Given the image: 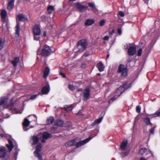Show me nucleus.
Listing matches in <instances>:
<instances>
[{"instance_id":"obj_33","label":"nucleus","mask_w":160,"mask_h":160,"mask_svg":"<svg viewBox=\"0 0 160 160\" xmlns=\"http://www.w3.org/2000/svg\"><path fill=\"white\" fill-rule=\"evenodd\" d=\"M144 121L147 125H150L151 126L152 125V123L150 122V118L148 117H147L145 118L144 119Z\"/></svg>"},{"instance_id":"obj_23","label":"nucleus","mask_w":160,"mask_h":160,"mask_svg":"<svg viewBox=\"0 0 160 160\" xmlns=\"http://www.w3.org/2000/svg\"><path fill=\"white\" fill-rule=\"evenodd\" d=\"M97 67L98 68L100 72H102L103 71L105 68L103 64L101 62H99L97 63Z\"/></svg>"},{"instance_id":"obj_62","label":"nucleus","mask_w":160,"mask_h":160,"mask_svg":"<svg viewBox=\"0 0 160 160\" xmlns=\"http://www.w3.org/2000/svg\"><path fill=\"white\" fill-rule=\"evenodd\" d=\"M76 0H69L70 1H76Z\"/></svg>"},{"instance_id":"obj_55","label":"nucleus","mask_w":160,"mask_h":160,"mask_svg":"<svg viewBox=\"0 0 160 160\" xmlns=\"http://www.w3.org/2000/svg\"><path fill=\"white\" fill-rule=\"evenodd\" d=\"M24 2H26V3L28 2H30V0H24Z\"/></svg>"},{"instance_id":"obj_61","label":"nucleus","mask_w":160,"mask_h":160,"mask_svg":"<svg viewBox=\"0 0 160 160\" xmlns=\"http://www.w3.org/2000/svg\"><path fill=\"white\" fill-rule=\"evenodd\" d=\"M97 74L98 76H99V75H101L100 73H97Z\"/></svg>"},{"instance_id":"obj_4","label":"nucleus","mask_w":160,"mask_h":160,"mask_svg":"<svg viewBox=\"0 0 160 160\" xmlns=\"http://www.w3.org/2000/svg\"><path fill=\"white\" fill-rule=\"evenodd\" d=\"M128 144L127 140H124L121 142L120 146V149L122 152L121 153V155L123 157L128 155L129 154V151H125V149Z\"/></svg>"},{"instance_id":"obj_8","label":"nucleus","mask_w":160,"mask_h":160,"mask_svg":"<svg viewBox=\"0 0 160 160\" xmlns=\"http://www.w3.org/2000/svg\"><path fill=\"white\" fill-rule=\"evenodd\" d=\"M125 88H127L125 85L120 86L114 92V95L118 98L125 91Z\"/></svg>"},{"instance_id":"obj_25","label":"nucleus","mask_w":160,"mask_h":160,"mask_svg":"<svg viewBox=\"0 0 160 160\" xmlns=\"http://www.w3.org/2000/svg\"><path fill=\"white\" fill-rule=\"evenodd\" d=\"M14 6V0H10L9 2L8 6H7L8 9L10 11L13 7Z\"/></svg>"},{"instance_id":"obj_12","label":"nucleus","mask_w":160,"mask_h":160,"mask_svg":"<svg viewBox=\"0 0 160 160\" xmlns=\"http://www.w3.org/2000/svg\"><path fill=\"white\" fill-rule=\"evenodd\" d=\"M42 138L41 142L43 143H44L46 140L51 138H52V135L49 133L47 132H45L43 133L42 135Z\"/></svg>"},{"instance_id":"obj_57","label":"nucleus","mask_w":160,"mask_h":160,"mask_svg":"<svg viewBox=\"0 0 160 160\" xmlns=\"http://www.w3.org/2000/svg\"><path fill=\"white\" fill-rule=\"evenodd\" d=\"M149 0H143V1H144V2L146 3H147L148 2V1Z\"/></svg>"},{"instance_id":"obj_49","label":"nucleus","mask_w":160,"mask_h":160,"mask_svg":"<svg viewBox=\"0 0 160 160\" xmlns=\"http://www.w3.org/2000/svg\"><path fill=\"white\" fill-rule=\"evenodd\" d=\"M117 98V97L116 96H113V97L111 99V100H112V101H113L114 100H116V98Z\"/></svg>"},{"instance_id":"obj_37","label":"nucleus","mask_w":160,"mask_h":160,"mask_svg":"<svg viewBox=\"0 0 160 160\" xmlns=\"http://www.w3.org/2000/svg\"><path fill=\"white\" fill-rule=\"evenodd\" d=\"M40 34H33L34 39L35 40L38 41L40 38Z\"/></svg>"},{"instance_id":"obj_26","label":"nucleus","mask_w":160,"mask_h":160,"mask_svg":"<svg viewBox=\"0 0 160 160\" xmlns=\"http://www.w3.org/2000/svg\"><path fill=\"white\" fill-rule=\"evenodd\" d=\"M28 21L27 17L25 15L21 14V22H24L25 24Z\"/></svg>"},{"instance_id":"obj_60","label":"nucleus","mask_w":160,"mask_h":160,"mask_svg":"<svg viewBox=\"0 0 160 160\" xmlns=\"http://www.w3.org/2000/svg\"><path fill=\"white\" fill-rule=\"evenodd\" d=\"M109 54H108L107 55V58H109Z\"/></svg>"},{"instance_id":"obj_50","label":"nucleus","mask_w":160,"mask_h":160,"mask_svg":"<svg viewBox=\"0 0 160 160\" xmlns=\"http://www.w3.org/2000/svg\"><path fill=\"white\" fill-rule=\"evenodd\" d=\"M115 32L114 30V29L112 30L111 31L109 32V34L112 35Z\"/></svg>"},{"instance_id":"obj_64","label":"nucleus","mask_w":160,"mask_h":160,"mask_svg":"<svg viewBox=\"0 0 160 160\" xmlns=\"http://www.w3.org/2000/svg\"><path fill=\"white\" fill-rule=\"evenodd\" d=\"M20 67H21V68H23V65H22V66H21V65Z\"/></svg>"},{"instance_id":"obj_1","label":"nucleus","mask_w":160,"mask_h":160,"mask_svg":"<svg viewBox=\"0 0 160 160\" xmlns=\"http://www.w3.org/2000/svg\"><path fill=\"white\" fill-rule=\"evenodd\" d=\"M9 98L7 96H4L0 98V111L3 108H8L11 110L14 114L19 113L20 110L16 107V103H12L11 100L10 104L8 103Z\"/></svg>"},{"instance_id":"obj_58","label":"nucleus","mask_w":160,"mask_h":160,"mask_svg":"<svg viewBox=\"0 0 160 160\" xmlns=\"http://www.w3.org/2000/svg\"><path fill=\"white\" fill-rule=\"evenodd\" d=\"M76 24H77V23H75L73 24H72V25H71V27H72V26H75Z\"/></svg>"},{"instance_id":"obj_51","label":"nucleus","mask_w":160,"mask_h":160,"mask_svg":"<svg viewBox=\"0 0 160 160\" xmlns=\"http://www.w3.org/2000/svg\"><path fill=\"white\" fill-rule=\"evenodd\" d=\"M89 55V54L87 53H85L83 55V56H85V57H87Z\"/></svg>"},{"instance_id":"obj_31","label":"nucleus","mask_w":160,"mask_h":160,"mask_svg":"<svg viewBox=\"0 0 160 160\" xmlns=\"http://www.w3.org/2000/svg\"><path fill=\"white\" fill-rule=\"evenodd\" d=\"M54 121V118L53 117H50L47 118V122L48 124L52 123Z\"/></svg>"},{"instance_id":"obj_18","label":"nucleus","mask_w":160,"mask_h":160,"mask_svg":"<svg viewBox=\"0 0 160 160\" xmlns=\"http://www.w3.org/2000/svg\"><path fill=\"white\" fill-rule=\"evenodd\" d=\"M31 141L32 145H36L39 142L38 138L36 136H33L31 138Z\"/></svg>"},{"instance_id":"obj_15","label":"nucleus","mask_w":160,"mask_h":160,"mask_svg":"<svg viewBox=\"0 0 160 160\" xmlns=\"http://www.w3.org/2000/svg\"><path fill=\"white\" fill-rule=\"evenodd\" d=\"M6 148L4 147L0 148V158H4L6 155Z\"/></svg>"},{"instance_id":"obj_6","label":"nucleus","mask_w":160,"mask_h":160,"mask_svg":"<svg viewBox=\"0 0 160 160\" xmlns=\"http://www.w3.org/2000/svg\"><path fill=\"white\" fill-rule=\"evenodd\" d=\"M118 72L120 73L122 76L126 77L128 75L127 68L124 65L120 64L118 68Z\"/></svg>"},{"instance_id":"obj_47","label":"nucleus","mask_w":160,"mask_h":160,"mask_svg":"<svg viewBox=\"0 0 160 160\" xmlns=\"http://www.w3.org/2000/svg\"><path fill=\"white\" fill-rule=\"evenodd\" d=\"M60 74L63 78H66V76L65 74L62 72H60Z\"/></svg>"},{"instance_id":"obj_46","label":"nucleus","mask_w":160,"mask_h":160,"mask_svg":"<svg viewBox=\"0 0 160 160\" xmlns=\"http://www.w3.org/2000/svg\"><path fill=\"white\" fill-rule=\"evenodd\" d=\"M154 128L150 129L149 130L150 132L152 134H153L154 132Z\"/></svg>"},{"instance_id":"obj_45","label":"nucleus","mask_w":160,"mask_h":160,"mask_svg":"<svg viewBox=\"0 0 160 160\" xmlns=\"http://www.w3.org/2000/svg\"><path fill=\"white\" fill-rule=\"evenodd\" d=\"M118 32L119 35H121L122 33V28H118Z\"/></svg>"},{"instance_id":"obj_32","label":"nucleus","mask_w":160,"mask_h":160,"mask_svg":"<svg viewBox=\"0 0 160 160\" xmlns=\"http://www.w3.org/2000/svg\"><path fill=\"white\" fill-rule=\"evenodd\" d=\"M19 61V58L18 57H16L12 61V63L14 66H16L17 64Z\"/></svg>"},{"instance_id":"obj_14","label":"nucleus","mask_w":160,"mask_h":160,"mask_svg":"<svg viewBox=\"0 0 160 160\" xmlns=\"http://www.w3.org/2000/svg\"><path fill=\"white\" fill-rule=\"evenodd\" d=\"M90 89L89 88H86L84 91V97L85 100L88 99L90 98Z\"/></svg>"},{"instance_id":"obj_30","label":"nucleus","mask_w":160,"mask_h":160,"mask_svg":"<svg viewBox=\"0 0 160 160\" xmlns=\"http://www.w3.org/2000/svg\"><path fill=\"white\" fill-rule=\"evenodd\" d=\"M102 117H101L98 119L95 120L94 122L92 123L91 125L92 126H95L97 124L100 123L102 121Z\"/></svg>"},{"instance_id":"obj_63","label":"nucleus","mask_w":160,"mask_h":160,"mask_svg":"<svg viewBox=\"0 0 160 160\" xmlns=\"http://www.w3.org/2000/svg\"><path fill=\"white\" fill-rule=\"evenodd\" d=\"M34 116L35 118H36V119H37V117L36 116V115H34Z\"/></svg>"},{"instance_id":"obj_10","label":"nucleus","mask_w":160,"mask_h":160,"mask_svg":"<svg viewBox=\"0 0 160 160\" xmlns=\"http://www.w3.org/2000/svg\"><path fill=\"white\" fill-rule=\"evenodd\" d=\"M94 137V136L91 137H90L88 138H87L86 139H84L83 140L80 141L79 142H78V141H77V140H76V143L77 147L79 148L81 146H82L84 145L85 144L88 142Z\"/></svg>"},{"instance_id":"obj_53","label":"nucleus","mask_w":160,"mask_h":160,"mask_svg":"<svg viewBox=\"0 0 160 160\" xmlns=\"http://www.w3.org/2000/svg\"><path fill=\"white\" fill-rule=\"evenodd\" d=\"M46 32H44L43 33V36L44 37H46Z\"/></svg>"},{"instance_id":"obj_43","label":"nucleus","mask_w":160,"mask_h":160,"mask_svg":"<svg viewBox=\"0 0 160 160\" xmlns=\"http://www.w3.org/2000/svg\"><path fill=\"white\" fill-rule=\"evenodd\" d=\"M141 108L140 106L139 105L136 108V111L138 113H140L141 112Z\"/></svg>"},{"instance_id":"obj_21","label":"nucleus","mask_w":160,"mask_h":160,"mask_svg":"<svg viewBox=\"0 0 160 160\" xmlns=\"http://www.w3.org/2000/svg\"><path fill=\"white\" fill-rule=\"evenodd\" d=\"M8 141L9 143V145L7 144L6 147L9 152H11L12 149L14 148V146L13 145L12 142L10 139H8Z\"/></svg>"},{"instance_id":"obj_54","label":"nucleus","mask_w":160,"mask_h":160,"mask_svg":"<svg viewBox=\"0 0 160 160\" xmlns=\"http://www.w3.org/2000/svg\"><path fill=\"white\" fill-rule=\"evenodd\" d=\"M140 160H146V159L144 157L140 158Z\"/></svg>"},{"instance_id":"obj_13","label":"nucleus","mask_w":160,"mask_h":160,"mask_svg":"<svg viewBox=\"0 0 160 160\" xmlns=\"http://www.w3.org/2000/svg\"><path fill=\"white\" fill-rule=\"evenodd\" d=\"M30 123V122L29 121L27 118L24 119V122L22 123L23 129L24 131H27L29 129V128H28V127Z\"/></svg>"},{"instance_id":"obj_20","label":"nucleus","mask_w":160,"mask_h":160,"mask_svg":"<svg viewBox=\"0 0 160 160\" xmlns=\"http://www.w3.org/2000/svg\"><path fill=\"white\" fill-rule=\"evenodd\" d=\"M33 34H41V31L40 27L38 25L34 26L33 28Z\"/></svg>"},{"instance_id":"obj_52","label":"nucleus","mask_w":160,"mask_h":160,"mask_svg":"<svg viewBox=\"0 0 160 160\" xmlns=\"http://www.w3.org/2000/svg\"><path fill=\"white\" fill-rule=\"evenodd\" d=\"M98 9L96 8V7L94 8H93V11L94 12H96L98 11Z\"/></svg>"},{"instance_id":"obj_36","label":"nucleus","mask_w":160,"mask_h":160,"mask_svg":"<svg viewBox=\"0 0 160 160\" xmlns=\"http://www.w3.org/2000/svg\"><path fill=\"white\" fill-rule=\"evenodd\" d=\"M147 150V149L145 148H141L139 150V153L141 155H143L146 152Z\"/></svg>"},{"instance_id":"obj_28","label":"nucleus","mask_w":160,"mask_h":160,"mask_svg":"<svg viewBox=\"0 0 160 160\" xmlns=\"http://www.w3.org/2000/svg\"><path fill=\"white\" fill-rule=\"evenodd\" d=\"M54 124L56 126L62 127L63 124V122L61 120H57L54 122Z\"/></svg>"},{"instance_id":"obj_39","label":"nucleus","mask_w":160,"mask_h":160,"mask_svg":"<svg viewBox=\"0 0 160 160\" xmlns=\"http://www.w3.org/2000/svg\"><path fill=\"white\" fill-rule=\"evenodd\" d=\"M88 4L89 7L93 8L96 7V6L94 2H89Z\"/></svg>"},{"instance_id":"obj_34","label":"nucleus","mask_w":160,"mask_h":160,"mask_svg":"<svg viewBox=\"0 0 160 160\" xmlns=\"http://www.w3.org/2000/svg\"><path fill=\"white\" fill-rule=\"evenodd\" d=\"M149 116H152L153 117L160 116V110H158L155 113L148 115Z\"/></svg>"},{"instance_id":"obj_19","label":"nucleus","mask_w":160,"mask_h":160,"mask_svg":"<svg viewBox=\"0 0 160 160\" xmlns=\"http://www.w3.org/2000/svg\"><path fill=\"white\" fill-rule=\"evenodd\" d=\"M94 20L92 19H86L84 23L85 26H91L93 24L94 22Z\"/></svg>"},{"instance_id":"obj_22","label":"nucleus","mask_w":160,"mask_h":160,"mask_svg":"<svg viewBox=\"0 0 160 160\" xmlns=\"http://www.w3.org/2000/svg\"><path fill=\"white\" fill-rule=\"evenodd\" d=\"M0 15L3 21H5L7 15L6 11L5 9L1 10Z\"/></svg>"},{"instance_id":"obj_11","label":"nucleus","mask_w":160,"mask_h":160,"mask_svg":"<svg viewBox=\"0 0 160 160\" xmlns=\"http://www.w3.org/2000/svg\"><path fill=\"white\" fill-rule=\"evenodd\" d=\"M16 20L17 24L15 27V34L19 37L20 33V14H18V16L16 17Z\"/></svg>"},{"instance_id":"obj_9","label":"nucleus","mask_w":160,"mask_h":160,"mask_svg":"<svg viewBox=\"0 0 160 160\" xmlns=\"http://www.w3.org/2000/svg\"><path fill=\"white\" fill-rule=\"evenodd\" d=\"M76 8L81 12H85L88 8V6H84L79 2H77L75 4Z\"/></svg>"},{"instance_id":"obj_44","label":"nucleus","mask_w":160,"mask_h":160,"mask_svg":"<svg viewBox=\"0 0 160 160\" xmlns=\"http://www.w3.org/2000/svg\"><path fill=\"white\" fill-rule=\"evenodd\" d=\"M142 50L141 48H140L138 52V55L139 56H140L142 53Z\"/></svg>"},{"instance_id":"obj_40","label":"nucleus","mask_w":160,"mask_h":160,"mask_svg":"<svg viewBox=\"0 0 160 160\" xmlns=\"http://www.w3.org/2000/svg\"><path fill=\"white\" fill-rule=\"evenodd\" d=\"M68 88L71 91H73L75 89V87L73 85L69 84Z\"/></svg>"},{"instance_id":"obj_3","label":"nucleus","mask_w":160,"mask_h":160,"mask_svg":"<svg viewBox=\"0 0 160 160\" xmlns=\"http://www.w3.org/2000/svg\"><path fill=\"white\" fill-rule=\"evenodd\" d=\"M88 45L87 42L85 39H82L79 41L78 43L77 48L79 52H82L87 48Z\"/></svg>"},{"instance_id":"obj_38","label":"nucleus","mask_w":160,"mask_h":160,"mask_svg":"<svg viewBox=\"0 0 160 160\" xmlns=\"http://www.w3.org/2000/svg\"><path fill=\"white\" fill-rule=\"evenodd\" d=\"M37 96L38 95L37 94L32 95L30 97L29 99H28L27 100V101H28L29 99L31 100H34L36 98Z\"/></svg>"},{"instance_id":"obj_59","label":"nucleus","mask_w":160,"mask_h":160,"mask_svg":"<svg viewBox=\"0 0 160 160\" xmlns=\"http://www.w3.org/2000/svg\"><path fill=\"white\" fill-rule=\"evenodd\" d=\"M4 135L3 134H0V137H4Z\"/></svg>"},{"instance_id":"obj_7","label":"nucleus","mask_w":160,"mask_h":160,"mask_svg":"<svg viewBox=\"0 0 160 160\" xmlns=\"http://www.w3.org/2000/svg\"><path fill=\"white\" fill-rule=\"evenodd\" d=\"M42 145L41 143H39L36 148V150L34 152V156L37 157L39 160H43L41 155L39 153L41 150Z\"/></svg>"},{"instance_id":"obj_17","label":"nucleus","mask_w":160,"mask_h":160,"mask_svg":"<svg viewBox=\"0 0 160 160\" xmlns=\"http://www.w3.org/2000/svg\"><path fill=\"white\" fill-rule=\"evenodd\" d=\"M50 90V86L49 85L44 87L42 89V93L43 94L48 93Z\"/></svg>"},{"instance_id":"obj_29","label":"nucleus","mask_w":160,"mask_h":160,"mask_svg":"<svg viewBox=\"0 0 160 160\" xmlns=\"http://www.w3.org/2000/svg\"><path fill=\"white\" fill-rule=\"evenodd\" d=\"M55 10L54 6L50 5L47 8V11L48 13L49 14H51L52 13V12Z\"/></svg>"},{"instance_id":"obj_2","label":"nucleus","mask_w":160,"mask_h":160,"mask_svg":"<svg viewBox=\"0 0 160 160\" xmlns=\"http://www.w3.org/2000/svg\"><path fill=\"white\" fill-rule=\"evenodd\" d=\"M51 50L48 46L47 45H45L41 51L40 49H38L37 52V54L38 55H40L44 56H48L51 54Z\"/></svg>"},{"instance_id":"obj_5","label":"nucleus","mask_w":160,"mask_h":160,"mask_svg":"<svg viewBox=\"0 0 160 160\" xmlns=\"http://www.w3.org/2000/svg\"><path fill=\"white\" fill-rule=\"evenodd\" d=\"M125 48L126 49H128V53L129 55L133 56L136 53V48L132 43L127 44Z\"/></svg>"},{"instance_id":"obj_35","label":"nucleus","mask_w":160,"mask_h":160,"mask_svg":"<svg viewBox=\"0 0 160 160\" xmlns=\"http://www.w3.org/2000/svg\"><path fill=\"white\" fill-rule=\"evenodd\" d=\"M73 108L72 105H71L70 106L66 105L65 107V109L67 111L72 110Z\"/></svg>"},{"instance_id":"obj_16","label":"nucleus","mask_w":160,"mask_h":160,"mask_svg":"<svg viewBox=\"0 0 160 160\" xmlns=\"http://www.w3.org/2000/svg\"><path fill=\"white\" fill-rule=\"evenodd\" d=\"M78 140L77 138H75L72 139V140L66 142L65 145L67 147H69L72 146H73L75 145L76 143V140Z\"/></svg>"},{"instance_id":"obj_48","label":"nucleus","mask_w":160,"mask_h":160,"mask_svg":"<svg viewBox=\"0 0 160 160\" xmlns=\"http://www.w3.org/2000/svg\"><path fill=\"white\" fill-rule=\"evenodd\" d=\"M109 37L108 36H106L105 37H104L103 38V39L104 40H108L109 39Z\"/></svg>"},{"instance_id":"obj_27","label":"nucleus","mask_w":160,"mask_h":160,"mask_svg":"<svg viewBox=\"0 0 160 160\" xmlns=\"http://www.w3.org/2000/svg\"><path fill=\"white\" fill-rule=\"evenodd\" d=\"M5 46V40L4 38H0V50Z\"/></svg>"},{"instance_id":"obj_42","label":"nucleus","mask_w":160,"mask_h":160,"mask_svg":"<svg viewBox=\"0 0 160 160\" xmlns=\"http://www.w3.org/2000/svg\"><path fill=\"white\" fill-rule=\"evenodd\" d=\"M118 14L121 17H123L125 16L124 13L122 11H120L118 12Z\"/></svg>"},{"instance_id":"obj_41","label":"nucleus","mask_w":160,"mask_h":160,"mask_svg":"<svg viewBox=\"0 0 160 160\" xmlns=\"http://www.w3.org/2000/svg\"><path fill=\"white\" fill-rule=\"evenodd\" d=\"M105 21L104 19H102L99 23V25L100 26H103L105 23Z\"/></svg>"},{"instance_id":"obj_24","label":"nucleus","mask_w":160,"mask_h":160,"mask_svg":"<svg viewBox=\"0 0 160 160\" xmlns=\"http://www.w3.org/2000/svg\"><path fill=\"white\" fill-rule=\"evenodd\" d=\"M50 71V69L48 67H46L44 72L43 77L44 78H46L48 76Z\"/></svg>"},{"instance_id":"obj_56","label":"nucleus","mask_w":160,"mask_h":160,"mask_svg":"<svg viewBox=\"0 0 160 160\" xmlns=\"http://www.w3.org/2000/svg\"><path fill=\"white\" fill-rule=\"evenodd\" d=\"M82 91V89L81 88H80L78 89V92H81Z\"/></svg>"}]
</instances>
